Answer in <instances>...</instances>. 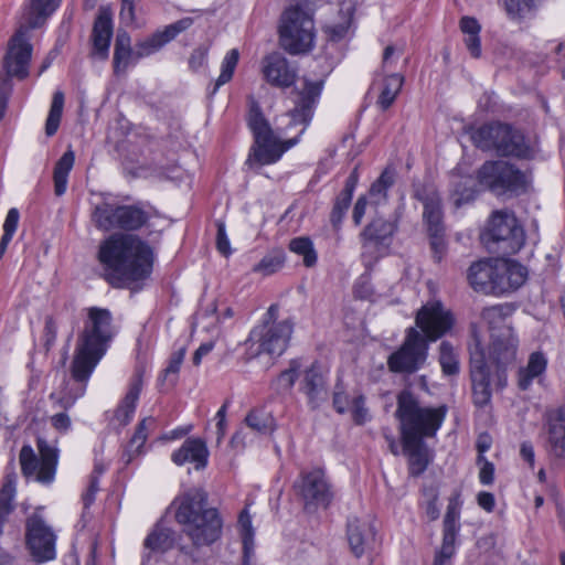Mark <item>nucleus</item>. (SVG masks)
I'll return each mask as SVG.
<instances>
[{
	"label": "nucleus",
	"mask_w": 565,
	"mask_h": 565,
	"mask_svg": "<svg viewBox=\"0 0 565 565\" xmlns=\"http://www.w3.org/2000/svg\"><path fill=\"white\" fill-rule=\"evenodd\" d=\"M295 490L302 499L306 511H315L318 508H328L332 501L333 493L326 473L320 468L301 471L299 479L295 482Z\"/></svg>",
	"instance_id": "nucleus-15"
},
{
	"label": "nucleus",
	"mask_w": 565,
	"mask_h": 565,
	"mask_svg": "<svg viewBox=\"0 0 565 565\" xmlns=\"http://www.w3.org/2000/svg\"><path fill=\"white\" fill-rule=\"evenodd\" d=\"M470 375L473 401L477 406H484L491 399L490 369L487 355L479 340L470 349Z\"/></svg>",
	"instance_id": "nucleus-19"
},
{
	"label": "nucleus",
	"mask_w": 565,
	"mask_h": 565,
	"mask_svg": "<svg viewBox=\"0 0 565 565\" xmlns=\"http://www.w3.org/2000/svg\"><path fill=\"white\" fill-rule=\"evenodd\" d=\"M285 263V254L281 250H275L265 255L259 263L254 265L253 273L270 276L277 273Z\"/></svg>",
	"instance_id": "nucleus-48"
},
{
	"label": "nucleus",
	"mask_w": 565,
	"mask_h": 565,
	"mask_svg": "<svg viewBox=\"0 0 565 565\" xmlns=\"http://www.w3.org/2000/svg\"><path fill=\"white\" fill-rule=\"evenodd\" d=\"M74 162L75 154L73 150L68 149L55 163L53 181L54 192L57 196H61L66 192L68 174L74 166Z\"/></svg>",
	"instance_id": "nucleus-38"
},
{
	"label": "nucleus",
	"mask_w": 565,
	"mask_h": 565,
	"mask_svg": "<svg viewBox=\"0 0 565 565\" xmlns=\"http://www.w3.org/2000/svg\"><path fill=\"white\" fill-rule=\"evenodd\" d=\"M156 425V418L152 416L145 417L141 419L136 430L130 438L129 443L127 444L121 459L126 465L130 463L135 457L139 456L142 452V448L145 446V443L147 440L148 430Z\"/></svg>",
	"instance_id": "nucleus-35"
},
{
	"label": "nucleus",
	"mask_w": 565,
	"mask_h": 565,
	"mask_svg": "<svg viewBox=\"0 0 565 565\" xmlns=\"http://www.w3.org/2000/svg\"><path fill=\"white\" fill-rule=\"evenodd\" d=\"M299 390L306 395L311 409L319 408L327 399V380L318 362H313L305 370Z\"/></svg>",
	"instance_id": "nucleus-26"
},
{
	"label": "nucleus",
	"mask_w": 565,
	"mask_h": 565,
	"mask_svg": "<svg viewBox=\"0 0 565 565\" xmlns=\"http://www.w3.org/2000/svg\"><path fill=\"white\" fill-rule=\"evenodd\" d=\"M140 56L138 51L131 47V38L125 30H118L113 55V70L115 75H121L127 72L130 66L138 63Z\"/></svg>",
	"instance_id": "nucleus-30"
},
{
	"label": "nucleus",
	"mask_w": 565,
	"mask_h": 565,
	"mask_svg": "<svg viewBox=\"0 0 565 565\" xmlns=\"http://www.w3.org/2000/svg\"><path fill=\"white\" fill-rule=\"evenodd\" d=\"M531 188V175L516 164L497 161V199L511 200Z\"/></svg>",
	"instance_id": "nucleus-18"
},
{
	"label": "nucleus",
	"mask_w": 565,
	"mask_h": 565,
	"mask_svg": "<svg viewBox=\"0 0 565 565\" xmlns=\"http://www.w3.org/2000/svg\"><path fill=\"white\" fill-rule=\"evenodd\" d=\"M333 407L339 414H344L350 404H352V401L350 399V396L344 392L342 385L337 383L335 390L333 393Z\"/></svg>",
	"instance_id": "nucleus-61"
},
{
	"label": "nucleus",
	"mask_w": 565,
	"mask_h": 565,
	"mask_svg": "<svg viewBox=\"0 0 565 565\" xmlns=\"http://www.w3.org/2000/svg\"><path fill=\"white\" fill-rule=\"evenodd\" d=\"M289 249L292 253L302 256L303 265L306 267H312L316 265L318 256L313 247V243L309 237L300 236L292 238L289 243Z\"/></svg>",
	"instance_id": "nucleus-47"
},
{
	"label": "nucleus",
	"mask_w": 565,
	"mask_h": 565,
	"mask_svg": "<svg viewBox=\"0 0 565 565\" xmlns=\"http://www.w3.org/2000/svg\"><path fill=\"white\" fill-rule=\"evenodd\" d=\"M396 171L392 166L386 167L380 177L371 184L369 195L372 203L380 205L385 203L388 198V190L394 185Z\"/></svg>",
	"instance_id": "nucleus-37"
},
{
	"label": "nucleus",
	"mask_w": 565,
	"mask_h": 565,
	"mask_svg": "<svg viewBox=\"0 0 565 565\" xmlns=\"http://www.w3.org/2000/svg\"><path fill=\"white\" fill-rule=\"evenodd\" d=\"M527 279V268L520 262L497 255V295L518 290Z\"/></svg>",
	"instance_id": "nucleus-25"
},
{
	"label": "nucleus",
	"mask_w": 565,
	"mask_h": 565,
	"mask_svg": "<svg viewBox=\"0 0 565 565\" xmlns=\"http://www.w3.org/2000/svg\"><path fill=\"white\" fill-rule=\"evenodd\" d=\"M300 367V361L298 359H292L289 362V367L281 371L280 374L275 380L274 384L276 385L277 390H291L298 379Z\"/></svg>",
	"instance_id": "nucleus-49"
},
{
	"label": "nucleus",
	"mask_w": 565,
	"mask_h": 565,
	"mask_svg": "<svg viewBox=\"0 0 565 565\" xmlns=\"http://www.w3.org/2000/svg\"><path fill=\"white\" fill-rule=\"evenodd\" d=\"M17 487L11 478H6L0 488V537L4 533V527L9 523L10 516L15 511Z\"/></svg>",
	"instance_id": "nucleus-36"
},
{
	"label": "nucleus",
	"mask_w": 565,
	"mask_h": 565,
	"mask_svg": "<svg viewBox=\"0 0 565 565\" xmlns=\"http://www.w3.org/2000/svg\"><path fill=\"white\" fill-rule=\"evenodd\" d=\"M19 220H20L19 210L15 207H11L8 211L4 223H3V234L1 236L2 238L12 241L14 233L18 228Z\"/></svg>",
	"instance_id": "nucleus-58"
},
{
	"label": "nucleus",
	"mask_w": 565,
	"mask_h": 565,
	"mask_svg": "<svg viewBox=\"0 0 565 565\" xmlns=\"http://www.w3.org/2000/svg\"><path fill=\"white\" fill-rule=\"evenodd\" d=\"M35 512L25 520V546L34 562L41 564L55 559L56 534L44 518Z\"/></svg>",
	"instance_id": "nucleus-12"
},
{
	"label": "nucleus",
	"mask_w": 565,
	"mask_h": 565,
	"mask_svg": "<svg viewBox=\"0 0 565 565\" xmlns=\"http://www.w3.org/2000/svg\"><path fill=\"white\" fill-rule=\"evenodd\" d=\"M239 60V53L238 50L232 49L230 50L226 55L224 56L222 64H221V73L215 81V84L213 86V89L211 90L210 95L216 94L218 88L226 83H228L234 74V71L238 64Z\"/></svg>",
	"instance_id": "nucleus-45"
},
{
	"label": "nucleus",
	"mask_w": 565,
	"mask_h": 565,
	"mask_svg": "<svg viewBox=\"0 0 565 565\" xmlns=\"http://www.w3.org/2000/svg\"><path fill=\"white\" fill-rule=\"evenodd\" d=\"M237 529L242 543H255V529L253 527L248 507H245L239 512L237 519Z\"/></svg>",
	"instance_id": "nucleus-51"
},
{
	"label": "nucleus",
	"mask_w": 565,
	"mask_h": 565,
	"mask_svg": "<svg viewBox=\"0 0 565 565\" xmlns=\"http://www.w3.org/2000/svg\"><path fill=\"white\" fill-rule=\"evenodd\" d=\"M548 360L541 351L532 352L524 366L516 372V384L521 391H527L532 383H541L547 370Z\"/></svg>",
	"instance_id": "nucleus-31"
},
{
	"label": "nucleus",
	"mask_w": 565,
	"mask_h": 565,
	"mask_svg": "<svg viewBox=\"0 0 565 565\" xmlns=\"http://www.w3.org/2000/svg\"><path fill=\"white\" fill-rule=\"evenodd\" d=\"M39 455L35 454L31 445H23L19 461L21 473L26 479L33 478L42 486H51L56 476L58 465V449L50 445L44 438H38Z\"/></svg>",
	"instance_id": "nucleus-7"
},
{
	"label": "nucleus",
	"mask_w": 565,
	"mask_h": 565,
	"mask_svg": "<svg viewBox=\"0 0 565 565\" xmlns=\"http://www.w3.org/2000/svg\"><path fill=\"white\" fill-rule=\"evenodd\" d=\"M398 231L396 218H385L382 215L374 216L360 232L359 239L362 246V256L372 258L382 257L393 243V237Z\"/></svg>",
	"instance_id": "nucleus-14"
},
{
	"label": "nucleus",
	"mask_w": 565,
	"mask_h": 565,
	"mask_svg": "<svg viewBox=\"0 0 565 565\" xmlns=\"http://www.w3.org/2000/svg\"><path fill=\"white\" fill-rule=\"evenodd\" d=\"M292 331L294 324L290 320L274 323L263 321L252 329L246 344L258 345L254 355L265 353L270 356H280L288 348ZM252 347L253 345H250V348Z\"/></svg>",
	"instance_id": "nucleus-11"
},
{
	"label": "nucleus",
	"mask_w": 565,
	"mask_h": 565,
	"mask_svg": "<svg viewBox=\"0 0 565 565\" xmlns=\"http://www.w3.org/2000/svg\"><path fill=\"white\" fill-rule=\"evenodd\" d=\"M149 217L148 212L137 204L118 205L104 202L93 213L96 226L104 231H138L147 224Z\"/></svg>",
	"instance_id": "nucleus-8"
},
{
	"label": "nucleus",
	"mask_w": 565,
	"mask_h": 565,
	"mask_svg": "<svg viewBox=\"0 0 565 565\" xmlns=\"http://www.w3.org/2000/svg\"><path fill=\"white\" fill-rule=\"evenodd\" d=\"M193 24V19L190 17L182 18L169 25L162 31L154 32L162 46L174 40L181 32L188 30Z\"/></svg>",
	"instance_id": "nucleus-50"
},
{
	"label": "nucleus",
	"mask_w": 565,
	"mask_h": 565,
	"mask_svg": "<svg viewBox=\"0 0 565 565\" xmlns=\"http://www.w3.org/2000/svg\"><path fill=\"white\" fill-rule=\"evenodd\" d=\"M56 338L57 322L54 317L49 316L45 318L43 329V347L46 352H49L55 345Z\"/></svg>",
	"instance_id": "nucleus-54"
},
{
	"label": "nucleus",
	"mask_w": 565,
	"mask_h": 565,
	"mask_svg": "<svg viewBox=\"0 0 565 565\" xmlns=\"http://www.w3.org/2000/svg\"><path fill=\"white\" fill-rule=\"evenodd\" d=\"M322 88L323 81L305 78L303 88L298 92L295 107L284 115V118L288 120L286 127L278 128L279 134L284 136H287L294 128L297 129V132L284 141L275 135L259 103L250 96L246 122L254 137V143L245 163L249 167L276 163L287 150L296 146L311 122Z\"/></svg>",
	"instance_id": "nucleus-1"
},
{
	"label": "nucleus",
	"mask_w": 565,
	"mask_h": 565,
	"mask_svg": "<svg viewBox=\"0 0 565 565\" xmlns=\"http://www.w3.org/2000/svg\"><path fill=\"white\" fill-rule=\"evenodd\" d=\"M201 546H195L193 543L191 546L189 545H180L179 553L180 556L178 562L180 565H201L202 558L199 554V548Z\"/></svg>",
	"instance_id": "nucleus-53"
},
{
	"label": "nucleus",
	"mask_w": 565,
	"mask_h": 565,
	"mask_svg": "<svg viewBox=\"0 0 565 565\" xmlns=\"http://www.w3.org/2000/svg\"><path fill=\"white\" fill-rule=\"evenodd\" d=\"M114 335L111 312L100 307L88 308L87 318L78 335L71 365L73 380L83 385L73 401L66 402L65 407L72 406L74 401L84 394L87 381L106 354Z\"/></svg>",
	"instance_id": "nucleus-4"
},
{
	"label": "nucleus",
	"mask_w": 565,
	"mask_h": 565,
	"mask_svg": "<svg viewBox=\"0 0 565 565\" xmlns=\"http://www.w3.org/2000/svg\"><path fill=\"white\" fill-rule=\"evenodd\" d=\"M114 35L113 10L108 6L99 8L90 34V55L100 61L109 57V47Z\"/></svg>",
	"instance_id": "nucleus-23"
},
{
	"label": "nucleus",
	"mask_w": 565,
	"mask_h": 565,
	"mask_svg": "<svg viewBox=\"0 0 565 565\" xmlns=\"http://www.w3.org/2000/svg\"><path fill=\"white\" fill-rule=\"evenodd\" d=\"M494 189V160H487L477 171V179L471 175L455 177L451 181L450 198L456 209L473 202L477 195Z\"/></svg>",
	"instance_id": "nucleus-16"
},
{
	"label": "nucleus",
	"mask_w": 565,
	"mask_h": 565,
	"mask_svg": "<svg viewBox=\"0 0 565 565\" xmlns=\"http://www.w3.org/2000/svg\"><path fill=\"white\" fill-rule=\"evenodd\" d=\"M447 415V406L420 407L408 390L397 396L396 418L401 423L403 454L408 460V473L422 476L433 461V455L425 438L435 437Z\"/></svg>",
	"instance_id": "nucleus-2"
},
{
	"label": "nucleus",
	"mask_w": 565,
	"mask_h": 565,
	"mask_svg": "<svg viewBox=\"0 0 565 565\" xmlns=\"http://www.w3.org/2000/svg\"><path fill=\"white\" fill-rule=\"evenodd\" d=\"M245 423L249 428L263 435L271 434L276 427L275 418L264 409L250 411L245 418Z\"/></svg>",
	"instance_id": "nucleus-44"
},
{
	"label": "nucleus",
	"mask_w": 565,
	"mask_h": 565,
	"mask_svg": "<svg viewBox=\"0 0 565 565\" xmlns=\"http://www.w3.org/2000/svg\"><path fill=\"white\" fill-rule=\"evenodd\" d=\"M313 20L299 6L290 7L281 15L279 41L290 54L308 52L313 46Z\"/></svg>",
	"instance_id": "nucleus-6"
},
{
	"label": "nucleus",
	"mask_w": 565,
	"mask_h": 565,
	"mask_svg": "<svg viewBox=\"0 0 565 565\" xmlns=\"http://www.w3.org/2000/svg\"><path fill=\"white\" fill-rule=\"evenodd\" d=\"M470 287L483 295L494 294V257L479 259L468 270Z\"/></svg>",
	"instance_id": "nucleus-29"
},
{
	"label": "nucleus",
	"mask_w": 565,
	"mask_h": 565,
	"mask_svg": "<svg viewBox=\"0 0 565 565\" xmlns=\"http://www.w3.org/2000/svg\"><path fill=\"white\" fill-rule=\"evenodd\" d=\"M459 531L460 526L443 525V542L440 548L435 554L434 563L447 565V562L456 554V541Z\"/></svg>",
	"instance_id": "nucleus-40"
},
{
	"label": "nucleus",
	"mask_w": 565,
	"mask_h": 565,
	"mask_svg": "<svg viewBox=\"0 0 565 565\" xmlns=\"http://www.w3.org/2000/svg\"><path fill=\"white\" fill-rule=\"evenodd\" d=\"M458 497L451 498L449 500V503L447 505V511L444 516L443 525L446 526H460L459 519H460V503L458 501Z\"/></svg>",
	"instance_id": "nucleus-59"
},
{
	"label": "nucleus",
	"mask_w": 565,
	"mask_h": 565,
	"mask_svg": "<svg viewBox=\"0 0 565 565\" xmlns=\"http://www.w3.org/2000/svg\"><path fill=\"white\" fill-rule=\"evenodd\" d=\"M161 47L162 42L159 41L156 33L136 44V50L138 51V56H140V58L153 54Z\"/></svg>",
	"instance_id": "nucleus-56"
},
{
	"label": "nucleus",
	"mask_w": 565,
	"mask_h": 565,
	"mask_svg": "<svg viewBox=\"0 0 565 565\" xmlns=\"http://www.w3.org/2000/svg\"><path fill=\"white\" fill-rule=\"evenodd\" d=\"M216 227V248L222 255L230 256L232 254V249L224 222L217 221Z\"/></svg>",
	"instance_id": "nucleus-62"
},
{
	"label": "nucleus",
	"mask_w": 565,
	"mask_h": 565,
	"mask_svg": "<svg viewBox=\"0 0 565 565\" xmlns=\"http://www.w3.org/2000/svg\"><path fill=\"white\" fill-rule=\"evenodd\" d=\"M185 355V349L182 348L174 352L172 356L169 360L168 366L164 369V377H167L170 374H178L181 367V364L183 362Z\"/></svg>",
	"instance_id": "nucleus-64"
},
{
	"label": "nucleus",
	"mask_w": 565,
	"mask_h": 565,
	"mask_svg": "<svg viewBox=\"0 0 565 565\" xmlns=\"http://www.w3.org/2000/svg\"><path fill=\"white\" fill-rule=\"evenodd\" d=\"M63 107H64V93L62 90H56L53 94L49 116L46 118L45 122V134L49 137H52L56 134L62 114H63Z\"/></svg>",
	"instance_id": "nucleus-46"
},
{
	"label": "nucleus",
	"mask_w": 565,
	"mask_h": 565,
	"mask_svg": "<svg viewBox=\"0 0 565 565\" xmlns=\"http://www.w3.org/2000/svg\"><path fill=\"white\" fill-rule=\"evenodd\" d=\"M60 3L61 0H29L24 11V23L20 26L30 31L41 28Z\"/></svg>",
	"instance_id": "nucleus-34"
},
{
	"label": "nucleus",
	"mask_w": 565,
	"mask_h": 565,
	"mask_svg": "<svg viewBox=\"0 0 565 565\" xmlns=\"http://www.w3.org/2000/svg\"><path fill=\"white\" fill-rule=\"evenodd\" d=\"M456 324L455 315L440 300L423 305L415 316V327L428 343L436 342L450 333Z\"/></svg>",
	"instance_id": "nucleus-13"
},
{
	"label": "nucleus",
	"mask_w": 565,
	"mask_h": 565,
	"mask_svg": "<svg viewBox=\"0 0 565 565\" xmlns=\"http://www.w3.org/2000/svg\"><path fill=\"white\" fill-rule=\"evenodd\" d=\"M262 74L269 85L278 88H289L297 79V68L278 52L262 60Z\"/></svg>",
	"instance_id": "nucleus-24"
},
{
	"label": "nucleus",
	"mask_w": 565,
	"mask_h": 565,
	"mask_svg": "<svg viewBox=\"0 0 565 565\" xmlns=\"http://www.w3.org/2000/svg\"><path fill=\"white\" fill-rule=\"evenodd\" d=\"M347 537L351 553L361 558L373 547L375 530L371 523L352 518L347 523Z\"/></svg>",
	"instance_id": "nucleus-27"
},
{
	"label": "nucleus",
	"mask_w": 565,
	"mask_h": 565,
	"mask_svg": "<svg viewBox=\"0 0 565 565\" xmlns=\"http://www.w3.org/2000/svg\"><path fill=\"white\" fill-rule=\"evenodd\" d=\"M438 361L444 375L452 376L459 373L460 366L458 354L449 341H443L440 343Z\"/></svg>",
	"instance_id": "nucleus-43"
},
{
	"label": "nucleus",
	"mask_w": 565,
	"mask_h": 565,
	"mask_svg": "<svg viewBox=\"0 0 565 565\" xmlns=\"http://www.w3.org/2000/svg\"><path fill=\"white\" fill-rule=\"evenodd\" d=\"M141 390L142 376L137 373L131 379L126 395L115 411L114 420L118 423V427L122 428L132 420Z\"/></svg>",
	"instance_id": "nucleus-33"
},
{
	"label": "nucleus",
	"mask_w": 565,
	"mask_h": 565,
	"mask_svg": "<svg viewBox=\"0 0 565 565\" xmlns=\"http://www.w3.org/2000/svg\"><path fill=\"white\" fill-rule=\"evenodd\" d=\"M429 343L414 327L405 331L402 345L387 359L390 371L413 374L420 370L428 358Z\"/></svg>",
	"instance_id": "nucleus-10"
},
{
	"label": "nucleus",
	"mask_w": 565,
	"mask_h": 565,
	"mask_svg": "<svg viewBox=\"0 0 565 565\" xmlns=\"http://www.w3.org/2000/svg\"><path fill=\"white\" fill-rule=\"evenodd\" d=\"M413 196L423 204V222L427 234L445 233L443 203L438 191L431 186L418 185L414 189Z\"/></svg>",
	"instance_id": "nucleus-22"
},
{
	"label": "nucleus",
	"mask_w": 565,
	"mask_h": 565,
	"mask_svg": "<svg viewBox=\"0 0 565 565\" xmlns=\"http://www.w3.org/2000/svg\"><path fill=\"white\" fill-rule=\"evenodd\" d=\"M97 259L103 268V278L111 287L132 289L150 277L153 250L138 235L113 233L100 242Z\"/></svg>",
	"instance_id": "nucleus-3"
},
{
	"label": "nucleus",
	"mask_w": 565,
	"mask_h": 565,
	"mask_svg": "<svg viewBox=\"0 0 565 565\" xmlns=\"http://www.w3.org/2000/svg\"><path fill=\"white\" fill-rule=\"evenodd\" d=\"M352 419L356 425H363L369 420V409L365 407L363 395L355 396L352 399Z\"/></svg>",
	"instance_id": "nucleus-57"
},
{
	"label": "nucleus",
	"mask_w": 565,
	"mask_h": 565,
	"mask_svg": "<svg viewBox=\"0 0 565 565\" xmlns=\"http://www.w3.org/2000/svg\"><path fill=\"white\" fill-rule=\"evenodd\" d=\"M465 132L470 136L473 146L482 151L494 148V124L486 122L479 127L472 125L465 127Z\"/></svg>",
	"instance_id": "nucleus-39"
},
{
	"label": "nucleus",
	"mask_w": 565,
	"mask_h": 565,
	"mask_svg": "<svg viewBox=\"0 0 565 565\" xmlns=\"http://www.w3.org/2000/svg\"><path fill=\"white\" fill-rule=\"evenodd\" d=\"M428 237L433 258L435 262L440 263L447 252L445 233L429 234Z\"/></svg>",
	"instance_id": "nucleus-55"
},
{
	"label": "nucleus",
	"mask_w": 565,
	"mask_h": 565,
	"mask_svg": "<svg viewBox=\"0 0 565 565\" xmlns=\"http://www.w3.org/2000/svg\"><path fill=\"white\" fill-rule=\"evenodd\" d=\"M480 242L488 252H492L494 245V210L488 215L487 226L480 233Z\"/></svg>",
	"instance_id": "nucleus-60"
},
{
	"label": "nucleus",
	"mask_w": 565,
	"mask_h": 565,
	"mask_svg": "<svg viewBox=\"0 0 565 565\" xmlns=\"http://www.w3.org/2000/svg\"><path fill=\"white\" fill-rule=\"evenodd\" d=\"M404 77L399 74H391L385 77L377 104L383 109H388L402 89Z\"/></svg>",
	"instance_id": "nucleus-41"
},
{
	"label": "nucleus",
	"mask_w": 565,
	"mask_h": 565,
	"mask_svg": "<svg viewBox=\"0 0 565 565\" xmlns=\"http://www.w3.org/2000/svg\"><path fill=\"white\" fill-rule=\"evenodd\" d=\"M518 350L516 338L507 330L505 334H501V339L497 341V365H508L515 360Z\"/></svg>",
	"instance_id": "nucleus-42"
},
{
	"label": "nucleus",
	"mask_w": 565,
	"mask_h": 565,
	"mask_svg": "<svg viewBox=\"0 0 565 565\" xmlns=\"http://www.w3.org/2000/svg\"><path fill=\"white\" fill-rule=\"evenodd\" d=\"M178 540L177 532L159 520L151 527L142 542L141 564L150 565L158 562L159 557L175 547Z\"/></svg>",
	"instance_id": "nucleus-20"
},
{
	"label": "nucleus",
	"mask_w": 565,
	"mask_h": 565,
	"mask_svg": "<svg viewBox=\"0 0 565 565\" xmlns=\"http://www.w3.org/2000/svg\"><path fill=\"white\" fill-rule=\"evenodd\" d=\"M171 460L177 466L192 462L196 470L203 469L209 461L206 443L201 438H188L179 449L172 452Z\"/></svg>",
	"instance_id": "nucleus-28"
},
{
	"label": "nucleus",
	"mask_w": 565,
	"mask_h": 565,
	"mask_svg": "<svg viewBox=\"0 0 565 565\" xmlns=\"http://www.w3.org/2000/svg\"><path fill=\"white\" fill-rule=\"evenodd\" d=\"M359 183V171L354 168L345 180L343 189L335 196L330 213V223L333 228L339 230L345 214L352 203L353 194Z\"/></svg>",
	"instance_id": "nucleus-32"
},
{
	"label": "nucleus",
	"mask_w": 565,
	"mask_h": 565,
	"mask_svg": "<svg viewBox=\"0 0 565 565\" xmlns=\"http://www.w3.org/2000/svg\"><path fill=\"white\" fill-rule=\"evenodd\" d=\"M533 147L530 139L516 127L497 124V157L530 159Z\"/></svg>",
	"instance_id": "nucleus-21"
},
{
	"label": "nucleus",
	"mask_w": 565,
	"mask_h": 565,
	"mask_svg": "<svg viewBox=\"0 0 565 565\" xmlns=\"http://www.w3.org/2000/svg\"><path fill=\"white\" fill-rule=\"evenodd\" d=\"M536 0H504L508 14L513 18H523L535 7Z\"/></svg>",
	"instance_id": "nucleus-52"
},
{
	"label": "nucleus",
	"mask_w": 565,
	"mask_h": 565,
	"mask_svg": "<svg viewBox=\"0 0 565 565\" xmlns=\"http://www.w3.org/2000/svg\"><path fill=\"white\" fill-rule=\"evenodd\" d=\"M207 492L190 489L174 499L175 521L195 546H210L222 536L223 519L216 508L209 507Z\"/></svg>",
	"instance_id": "nucleus-5"
},
{
	"label": "nucleus",
	"mask_w": 565,
	"mask_h": 565,
	"mask_svg": "<svg viewBox=\"0 0 565 565\" xmlns=\"http://www.w3.org/2000/svg\"><path fill=\"white\" fill-rule=\"evenodd\" d=\"M350 28V21H343L341 23L326 25L323 28L328 39L333 42H339L347 35Z\"/></svg>",
	"instance_id": "nucleus-63"
},
{
	"label": "nucleus",
	"mask_w": 565,
	"mask_h": 565,
	"mask_svg": "<svg viewBox=\"0 0 565 565\" xmlns=\"http://www.w3.org/2000/svg\"><path fill=\"white\" fill-rule=\"evenodd\" d=\"M524 244L525 231L514 212L497 211V255H515Z\"/></svg>",
	"instance_id": "nucleus-17"
},
{
	"label": "nucleus",
	"mask_w": 565,
	"mask_h": 565,
	"mask_svg": "<svg viewBox=\"0 0 565 565\" xmlns=\"http://www.w3.org/2000/svg\"><path fill=\"white\" fill-rule=\"evenodd\" d=\"M33 54L31 31L19 26L8 41L2 58V68L6 78L4 84H11V79L24 81L30 75V65Z\"/></svg>",
	"instance_id": "nucleus-9"
}]
</instances>
